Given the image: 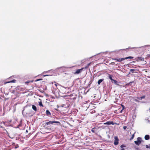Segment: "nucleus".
I'll return each instance as SVG.
<instances>
[{
	"label": "nucleus",
	"mask_w": 150,
	"mask_h": 150,
	"mask_svg": "<svg viewBox=\"0 0 150 150\" xmlns=\"http://www.w3.org/2000/svg\"><path fill=\"white\" fill-rule=\"evenodd\" d=\"M134 100L136 102H138V100L136 99H134Z\"/></svg>",
	"instance_id": "obj_24"
},
{
	"label": "nucleus",
	"mask_w": 150,
	"mask_h": 150,
	"mask_svg": "<svg viewBox=\"0 0 150 150\" xmlns=\"http://www.w3.org/2000/svg\"><path fill=\"white\" fill-rule=\"evenodd\" d=\"M141 138L138 137L137 138V140L134 142L135 144L137 145H139L141 142Z\"/></svg>",
	"instance_id": "obj_3"
},
{
	"label": "nucleus",
	"mask_w": 150,
	"mask_h": 150,
	"mask_svg": "<svg viewBox=\"0 0 150 150\" xmlns=\"http://www.w3.org/2000/svg\"><path fill=\"white\" fill-rule=\"evenodd\" d=\"M109 75V78L112 81L113 80V79H112V76L111 75L108 74Z\"/></svg>",
	"instance_id": "obj_14"
},
{
	"label": "nucleus",
	"mask_w": 150,
	"mask_h": 150,
	"mask_svg": "<svg viewBox=\"0 0 150 150\" xmlns=\"http://www.w3.org/2000/svg\"><path fill=\"white\" fill-rule=\"evenodd\" d=\"M2 123H3L4 124H5V122H4V121H2V122H0V124H2Z\"/></svg>",
	"instance_id": "obj_22"
},
{
	"label": "nucleus",
	"mask_w": 150,
	"mask_h": 150,
	"mask_svg": "<svg viewBox=\"0 0 150 150\" xmlns=\"http://www.w3.org/2000/svg\"><path fill=\"white\" fill-rule=\"evenodd\" d=\"M16 80L13 79V80H12L11 81H8V82H5L4 83L6 84V83H15L16 82Z\"/></svg>",
	"instance_id": "obj_7"
},
{
	"label": "nucleus",
	"mask_w": 150,
	"mask_h": 150,
	"mask_svg": "<svg viewBox=\"0 0 150 150\" xmlns=\"http://www.w3.org/2000/svg\"><path fill=\"white\" fill-rule=\"evenodd\" d=\"M137 59L139 60H141V61H144V59L143 58H142L141 57H137Z\"/></svg>",
	"instance_id": "obj_13"
},
{
	"label": "nucleus",
	"mask_w": 150,
	"mask_h": 150,
	"mask_svg": "<svg viewBox=\"0 0 150 150\" xmlns=\"http://www.w3.org/2000/svg\"><path fill=\"white\" fill-rule=\"evenodd\" d=\"M112 82H114V83L115 84H117V81L113 79V80L112 81Z\"/></svg>",
	"instance_id": "obj_18"
},
{
	"label": "nucleus",
	"mask_w": 150,
	"mask_h": 150,
	"mask_svg": "<svg viewBox=\"0 0 150 150\" xmlns=\"http://www.w3.org/2000/svg\"><path fill=\"white\" fill-rule=\"evenodd\" d=\"M104 124H105V125H111V124L113 125L115 124V123H113L112 121H109L107 122L106 123H105Z\"/></svg>",
	"instance_id": "obj_6"
},
{
	"label": "nucleus",
	"mask_w": 150,
	"mask_h": 150,
	"mask_svg": "<svg viewBox=\"0 0 150 150\" xmlns=\"http://www.w3.org/2000/svg\"><path fill=\"white\" fill-rule=\"evenodd\" d=\"M42 80V79H37L36 80H35V81H40V80Z\"/></svg>",
	"instance_id": "obj_21"
},
{
	"label": "nucleus",
	"mask_w": 150,
	"mask_h": 150,
	"mask_svg": "<svg viewBox=\"0 0 150 150\" xmlns=\"http://www.w3.org/2000/svg\"><path fill=\"white\" fill-rule=\"evenodd\" d=\"M146 147L147 148H149V146L147 145H146Z\"/></svg>",
	"instance_id": "obj_25"
},
{
	"label": "nucleus",
	"mask_w": 150,
	"mask_h": 150,
	"mask_svg": "<svg viewBox=\"0 0 150 150\" xmlns=\"http://www.w3.org/2000/svg\"><path fill=\"white\" fill-rule=\"evenodd\" d=\"M48 76V75H44V76Z\"/></svg>",
	"instance_id": "obj_29"
},
{
	"label": "nucleus",
	"mask_w": 150,
	"mask_h": 150,
	"mask_svg": "<svg viewBox=\"0 0 150 150\" xmlns=\"http://www.w3.org/2000/svg\"><path fill=\"white\" fill-rule=\"evenodd\" d=\"M149 148H150V144L149 146Z\"/></svg>",
	"instance_id": "obj_30"
},
{
	"label": "nucleus",
	"mask_w": 150,
	"mask_h": 150,
	"mask_svg": "<svg viewBox=\"0 0 150 150\" xmlns=\"http://www.w3.org/2000/svg\"><path fill=\"white\" fill-rule=\"evenodd\" d=\"M119 139H118L117 137H115V140L114 142V144L115 145H117L118 144Z\"/></svg>",
	"instance_id": "obj_5"
},
{
	"label": "nucleus",
	"mask_w": 150,
	"mask_h": 150,
	"mask_svg": "<svg viewBox=\"0 0 150 150\" xmlns=\"http://www.w3.org/2000/svg\"><path fill=\"white\" fill-rule=\"evenodd\" d=\"M133 57L132 56H129L127 57H126L125 58H113L112 59H114V60H116L117 61L119 62H121L122 61H123L127 59H132L133 58Z\"/></svg>",
	"instance_id": "obj_2"
},
{
	"label": "nucleus",
	"mask_w": 150,
	"mask_h": 150,
	"mask_svg": "<svg viewBox=\"0 0 150 150\" xmlns=\"http://www.w3.org/2000/svg\"><path fill=\"white\" fill-rule=\"evenodd\" d=\"M84 68H82L80 69H78L76 70V71L74 73V74H78L81 72Z\"/></svg>",
	"instance_id": "obj_4"
},
{
	"label": "nucleus",
	"mask_w": 150,
	"mask_h": 150,
	"mask_svg": "<svg viewBox=\"0 0 150 150\" xmlns=\"http://www.w3.org/2000/svg\"><path fill=\"white\" fill-rule=\"evenodd\" d=\"M134 137V134L132 135L131 137V138L130 139V140H131L132 139H133Z\"/></svg>",
	"instance_id": "obj_19"
},
{
	"label": "nucleus",
	"mask_w": 150,
	"mask_h": 150,
	"mask_svg": "<svg viewBox=\"0 0 150 150\" xmlns=\"http://www.w3.org/2000/svg\"><path fill=\"white\" fill-rule=\"evenodd\" d=\"M124 147V146L123 145H122L120 146V147L121 148H122L123 147Z\"/></svg>",
	"instance_id": "obj_26"
},
{
	"label": "nucleus",
	"mask_w": 150,
	"mask_h": 150,
	"mask_svg": "<svg viewBox=\"0 0 150 150\" xmlns=\"http://www.w3.org/2000/svg\"><path fill=\"white\" fill-rule=\"evenodd\" d=\"M104 80L103 79H100L98 81V85H100L101 82Z\"/></svg>",
	"instance_id": "obj_11"
},
{
	"label": "nucleus",
	"mask_w": 150,
	"mask_h": 150,
	"mask_svg": "<svg viewBox=\"0 0 150 150\" xmlns=\"http://www.w3.org/2000/svg\"><path fill=\"white\" fill-rule=\"evenodd\" d=\"M39 105L40 106L43 107V105L42 104V103L41 101H40L39 102Z\"/></svg>",
	"instance_id": "obj_17"
},
{
	"label": "nucleus",
	"mask_w": 150,
	"mask_h": 150,
	"mask_svg": "<svg viewBox=\"0 0 150 150\" xmlns=\"http://www.w3.org/2000/svg\"><path fill=\"white\" fill-rule=\"evenodd\" d=\"M127 128V127L126 126H124L123 127V128L124 129H125Z\"/></svg>",
	"instance_id": "obj_23"
},
{
	"label": "nucleus",
	"mask_w": 150,
	"mask_h": 150,
	"mask_svg": "<svg viewBox=\"0 0 150 150\" xmlns=\"http://www.w3.org/2000/svg\"><path fill=\"white\" fill-rule=\"evenodd\" d=\"M144 138L145 140H148L150 138L149 136V135H146L144 137Z\"/></svg>",
	"instance_id": "obj_9"
},
{
	"label": "nucleus",
	"mask_w": 150,
	"mask_h": 150,
	"mask_svg": "<svg viewBox=\"0 0 150 150\" xmlns=\"http://www.w3.org/2000/svg\"><path fill=\"white\" fill-rule=\"evenodd\" d=\"M46 115L48 116H50L51 115V114L49 110H47L46 111Z\"/></svg>",
	"instance_id": "obj_8"
},
{
	"label": "nucleus",
	"mask_w": 150,
	"mask_h": 150,
	"mask_svg": "<svg viewBox=\"0 0 150 150\" xmlns=\"http://www.w3.org/2000/svg\"><path fill=\"white\" fill-rule=\"evenodd\" d=\"M121 150H124V149H122Z\"/></svg>",
	"instance_id": "obj_28"
},
{
	"label": "nucleus",
	"mask_w": 150,
	"mask_h": 150,
	"mask_svg": "<svg viewBox=\"0 0 150 150\" xmlns=\"http://www.w3.org/2000/svg\"><path fill=\"white\" fill-rule=\"evenodd\" d=\"M134 71V70L133 69H130V71Z\"/></svg>",
	"instance_id": "obj_27"
},
{
	"label": "nucleus",
	"mask_w": 150,
	"mask_h": 150,
	"mask_svg": "<svg viewBox=\"0 0 150 150\" xmlns=\"http://www.w3.org/2000/svg\"><path fill=\"white\" fill-rule=\"evenodd\" d=\"M145 96H141L140 97H137V99H139L140 100H142V99H144L145 98Z\"/></svg>",
	"instance_id": "obj_12"
},
{
	"label": "nucleus",
	"mask_w": 150,
	"mask_h": 150,
	"mask_svg": "<svg viewBox=\"0 0 150 150\" xmlns=\"http://www.w3.org/2000/svg\"><path fill=\"white\" fill-rule=\"evenodd\" d=\"M33 82V81H27L26 82H25V83L27 84H28V83H32Z\"/></svg>",
	"instance_id": "obj_15"
},
{
	"label": "nucleus",
	"mask_w": 150,
	"mask_h": 150,
	"mask_svg": "<svg viewBox=\"0 0 150 150\" xmlns=\"http://www.w3.org/2000/svg\"><path fill=\"white\" fill-rule=\"evenodd\" d=\"M32 109L35 111H36L37 110V109L36 107L34 105H33L32 106Z\"/></svg>",
	"instance_id": "obj_10"
},
{
	"label": "nucleus",
	"mask_w": 150,
	"mask_h": 150,
	"mask_svg": "<svg viewBox=\"0 0 150 150\" xmlns=\"http://www.w3.org/2000/svg\"><path fill=\"white\" fill-rule=\"evenodd\" d=\"M112 63H113L114 64H115V63L114 62H112Z\"/></svg>",
	"instance_id": "obj_31"
},
{
	"label": "nucleus",
	"mask_w": 150,
	"mask_h": 150,
	"mask_svg": "<svg viewBox=\"0 0 150 150\" xmlns=\"http://www.w3.org/2000/svg\"><path fill=\"white\" fill-rule=\"evenodd\" d=\"M54 123L60 124V122L59 121H50L45 122L44 127L50 131H54L55 130V128L53 126H51V125L53 124Z\"/></svg>",
	"instance_id": "obj_1"
},
{
	"label": "nucleus",
	"mask_w": 150,
	"mask_h": 150,
	"mask_svg": "<svg viewBox=\"0 0 150 150\" xmlns=\"http://www.w3.org/2000/svg\"><path fill=\"white\" fill-rule=\"evenodd\" d=\"M149 110H150V108Z\"/></svg>",
	"instance_id": "obj_32"
},
{
	"label": "nucleus",
	"mask_w": 150,
	"mask_h": 150,
	"mask_svg": "<svg viewBox=\"0 0 150 150\" xmlns=\"http://www.w3.org/2000/svg\"><path fill=\"white\" fill-rule=\"evenodd\" d=\"M91 64V62H90V63H89L88 64H87V65L85 67H84V69H87V68H88V67H89V66L90 65V64Z\"/></svg>",
	"instance_id": "obj_16"
},
{
	"label": "nucleus",
	"mask_w": 150,
	"mask_h": 150,
	"mask_svg": "<svg viewBox=\"0 0 150 150\" xmlns=\"http://www.w3.org/2000/svg\"><path fill=\"white\" fill-rule=\"evenodd\" d=\"M95 129V128H93L92 129H91V132H93V133H94L95 132V131H94V129Z\"/></svg>",
	"instance_id": "obj_20"
}]
</instances>
